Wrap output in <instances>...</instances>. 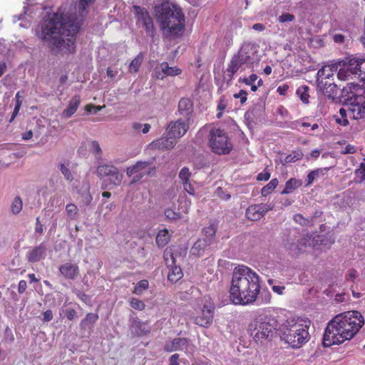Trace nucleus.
Here are the masks:
<instances>
[{
  "label": "nucleus",
  "instance_id": "nucleus-1",
  "mask_svg": "<svg viewBox=\"0 0 365 365\" xmlns=\"http://www.w3.org/2000/svg\"><path fill=\"white\" fill-rule=\"evenodd\" d=\"M79 29L80 25L75 19L55 13L42 25L41 38L49 47L74 53Z\"/></svg>",
  "mask_w": 365,
  "mask_h": 365
},
{
  "label": "nucleus",
  "instance_id": "nucleus-2",
  "mask_svg": "<svg viewBox=\"0 0 365 365\" xmlns=\"http://www.w3.org/2000/svg\"><path fill=\"white\" fill-rule=\"evenodd\" d=\"M364 324V317L358 311L337 314L327 325L323 337L324 346L339 345L351 340Z\"/></svg>",
  "mask_w": 365,
  "mask_h": 365
},
{
  "label": "nucleus",
  "instance_id": "nucleus-3",
  "mask_svg": "<svg viewBox=\"0 0 365 365\" xmlns=\"http://www.w3.org/2000/svg\"><path fill=\"white\" fill-rule=\"evenodd\" d=\"M260 291L259 275L251 268L240 265L232 272L230 288V299L236 305L253 304Z\"/></svg>",
  "mask_w": 365,
  "mask_h": 365
},
{
  "label": "nucleus",
  "instance_id": "nucleus-4",
  "mask_svg": "<svg viewBox=\"0 0 365 365\" xmlns=\"http://www.w3.org/2000/svg\"><path fill=\"white\" fill-rule=\"evenodd\" d=\"M157 16L164 37L174 40L182 36L185 31V16L180 6L165 1L157 9Z\"/></svg>",
  "mask_w": 365,
  "mask_h": 365
},
{
  "label": "nucleus",
  "instance_id": "nucleus-5",
  "mask_svg": "<svg viewBox=\"0 0 365 365\" xmlns=\"http://www.w3.org/2000/svg\"><path fill=\"white\" fill-rule=\"evenodd\" d=\"M309 321L299 320L294 317L287 319L283 324L284 340L292 348H300L310 339Z\"/></svg>",
  "mask_w": 365,
  "mask_h": 365
},
{
  "label": "nucleus",
  "instance_id": "nucleus-6",
  "mask_svg": "<svg viewBox=\"0 0 365 365\" xmlns=\"http://www.w3.org/2000/svg\"><path fill=\"white\" fill-rule=\"evenodd\" d=\"M277 327V320L269 311L259 312L249 324L248 330L256 342H262L272 336Z\"/></svg>",
  "mask_w": 365,
  "mask_h": 365
},
{
  "label": "nucleus",
  "instance_id": "nucleus-7",
  "mask_svg": "<svg viewBox=\"0 0 365 365\" xmlns=\"http://www.w3.org/2000/svg\"><path fill=\"white\" fill-rule=\"evenodd\" d=\"M208 145L215 154L228 155L233 149V145L227 133L220 128H212L207 135Z\"/></svg>",
  "mask_w": 365,
  "mask_h": 365
},
{
  "label": "nucleus",
  "instance_id": "nucleus-8",
  "mask_svg": "<svg viewBox=\"0 0 365 365\" xmlns=\"http://www.w3.org/2000/svg\"><path fill=\"white\" fill-rule=\"evenodd\" d=\"M252 48L249 44L243 45L237 53L231 59L227 68V73L230 79L233 78L234 74L239 69L245 70L253 64Z\"/></svg>",
  "mask_w": 365,
  "mask_h": 365
},
{
  "label": "nucleus",
  "instance_id": "nucleus-9",
  "mask_svg": "<svg viewBox=\"0 0 365 365\" xmlns=\"http://www.w3.org/2000/svg\"><path fill=\"white\" fill-rule=\"evenodd\" d=\"M96 172L100 178L110 177V182L115 185H119L123 180V174L113 165H101L97 168Z\"/></svg>",
  "mask_w": 365,
  "mask_h": 365
},
{
  "label": "nucleus",
  "instance_id": "nucleus-10",
  "mask_svg": "<svg viewBox=\"0 0 365 365\" xmlns=\"http://www.w3.org/2000/svg\"><path fill=\"white\" fill-rule=\"evenodd\" d=\"M134 9L136 11L135 18L137 22H140L144 27L146 34L148 36L153 37L154 35L155 28L153 19L150 16L149 12L146 9L139 6H134Z\"/></svg>",
  "mask_w": 365,
  "mask_h": 365
},
{
  "label": "nucleus",
  "instance_id": "nucleus-11",
  "mask_svg": "<svg viewBox=\"0 0 365 365\" xmlns=\"http://www.w3.org/2000/svg\"><path fill=\"white\" fill-rule=\"evenodd\" d=\"M349 117L354 120L365 117V96H357L348 106Z\"/></svg>",
  "mask_w": 365,
  "mask_h": 365
},
{
  "label": "nucleus",
  "instance_id": "nucleus-12",
  "mask_svg": "<svg viewBox=\"0 0 365 365\" xmlns=\"http://www.w3.org/2000/svg\"><path fill=\"white\" fill-rule=\"evenodd\" d=\"M273 209L271 204L260 203L250 205L245 211L246 217L251 221H258L269 210Z\"/></svg>",
  "mask_w": 365,
  "mask_h": 365
},
{
  "label": "nucleus",
  "instance_id": "nucleus-13",
  "mask_svg": "<svg viewBox=\"0 0 365 365\" xmlns=\"http://www.w3.org/2000/svg\"><path fill=\"white\" fill-rule=\"evenodd\" d=\"M150 163L148 161H138L135 165L128 167L126 173L129 177L133 176V182L140 180L145 175H149L150 170H146Z\"/></svg>",
  "mask_w": 365,
  "mask_h": 365
},
{
  "label": "nucleus",
  "instance_id": "nucleus-14",
  "mask_svg": "<svg viewBox=\"0 0 365 365\" xmlns=\"http://www.w3.org/2000/svg\"><path fill=\"white\" fill-rule=\"evenodd\" d=\"M342 61H337L329 65L324 66L317 73V81L318 85L322 89L323 79H329L336 73L340 66H343Z\"/></svg>",
  "mask_w": 365,
  "mask_h": 365
},
{
  "label": "nucleus",
  "instance_id": "nucleus-15",
  "mask_svg": "<svg viewBox=\"0 0 365 365\" xmlns=\"http://www.w3.org/2000/svg\"><path fill=\"white\" fill-rule=\"evenodd\" d=\"M193 345L187 338H175L173 341L166 344L164 346V350L167 352H173L175 351H185L187 352L190 349L192 348Z\"/></svg>",
  "mask_w": 365,
  "mask_h": 365
},
{
  "label": "nucleus",
  "instance_id": "nucleus-16",
  "mask_svg": "<svg viewBox=\"0 0 365 365\" xmlns=\"http://www.w3.org/2000/svg\"><path fill=\"white\" fill-rule=\"evenodd\" d=\"M215 307L204 304L202 312L195 318V323L200 327H208L212 322Z\"/></svg>",
  "mask_w": 365,
  "mask_h": 365
},
{
  "label": "nucleus",
  "instance_id": "nucleus-17",
  "mask_svg": "<svg viewBox=\"0 0 365 365\" xmlns=\"http://www.w3.org/2000/svg\"><path fill=\"white\" fill-rule=\"evenodd\" d=\"M190 120L185 119L182 120L179 119L175 122H171L168 128L169 129L168 134L174 138H180L183 136L189 128Z\"/></svg>",
  "mask_w": 365,
  "mask_h": 365
},
{
  "label": "nucleus",
  "instance_id": "nucleus-18",
  "mask_svg": "<svg viewBox=\"0 0 365 365\" xmlns=\"http://www.w3.org/2000/svg\"><path fill=\"white\" fill-rule=\"evenodd\" d=\"M161 72L155 70V76L158 79H163L166 76H176L182 73V70L177 66H170L168 62H162L160 64Z\"/></svg>",
  "mask_w": 365,
  "mask_h": 365
},
{
  "label": "nucleus",
  "instance_id": "nucleus-19",
  "mask_svg": "<svg viewBox=\"0 0 365 365\" xmlns=\"http://www.w3.org/2000/svg\"><path fill=\"white\" fill-rule=\"evenodd\" d=\"M176 138L170 135L169 137H161L150 143V147L159 150H166L173 148L176 144Z\"/></svg>",
  "mask_w": 365,
  "mask_h": 365
},
{
  "label": "nucleus",
  "instance_id": "nucleus-20",
  "mask_svg": "<svg viewBox=\"0 0 365 365\" xmlns=\"http://www.w3.org/2000/svg\"><path fill=\"white\" fill-rule=\"evenodd\" d=\"M58 269L63 277L67 279H74L79 274L78 266L71 262L61 264Z\"/></svg>",
  "mask_w": 365,
  "mask_h": 365
},
{
  "label": "nucleus",
  "instance_id": "nucleus-21",
  "mask_svg": "<svg viewBox=\"0 0 365 365\" xmlns=\"http://www.w3.org/2000/svg\"><path fill=\"white\" fill-rule=\"evenodd\" d=\"M193 110V105L191 100L188 98H182L178 103V111L187 120H190L191 114Z\"/></svg>",
  "mask_w": 365,
  "mask_h": 365
},
{
  "label": "nucleus",
  "instance_id": "nucleus-22",
  "mask_svg": "<svg viewBox=\"0 0 365 365\" xmlns=\"http://www.w3.org/2000/svg\"><path fill=\"white\" fill-rule=\"evenodd\" d=\"M45 251L46 246L43 243H41L26 253V259L29 262H37L42 259Z\"/></svg>",
  "mask_w": 365,
  "mask_h": 365
},
{
  "label": "nucleus",
  "instance_id": "nucleus-23",
  "mask_svg": "<svg viewBox=\"0 0 365 365\" xmlns=\"http://www.w3.org/2000/svg\"><path fill=\"white\" fill-rule=\"evenodd\" d=\"M81 101V96L75 95L69 101L67 108L63 110V115L67 118L71 117L78 110Z\"/></svg>",
  "mask_w": 365,
  "mask_h": 365
},
{
  "label": "nucleus",
  "instance_id": "nucleus-24",
  "mask_svg": "<svg viewBox=\"0 0 365 365\" xmlns=\"http://www.w3.org/2000/svg\"><path fill=\"white\" fill-rule=\"evenodd\" d=\"M356 61V59H351L349 61V63L346 62L342 61L343 66H340L338 68L337 72V76L339 79L345 81L346 80L347 77L349 76L351 74H356L353 72L354 70V66H351L350 63L351 61Z\"/></svg>",
  "mask_w": 365,
  "mask_h": 365
},
{
  "label": "nucleus",
  "instance_id": "nucleus-25",
  "mask_svg": "<svg viewBox=\"0 0 365 365\" xmlns=\"http://www.w3.org/2000/svg\"><path fill=\"white\" fill-rule=\"evenodd\" d=\"M167 267L169 269L168 273V281L172 283H175L182 277L183 273L180 266L176 265V264H173Z\"/></svg>",
  "mask_w": 365,
  "mask_h": 365
},
{
  "label": "nucleus",
  "instance_id": "nucleus-26",
  "mask_svg": "<svg viewBox=\"0 0 365 365\" xmlns=\"http://www.w3.org/2000/svg\"><path fill=\"white\" fill-rule=\"evenodd\" d=\"M302 185V181L294 178L288 180L284 185V190L281 192L282 195H287L292 193L295 190Z\"/></svg>",
  "mask_w": 365,
  "mask_h": 365
},
{
  "label": "nucleus",
  "instance_id": "nucleus-27",
  "mask_svg": "<svg viewBox=\"0 0 365 365\" xmlns=\"http://www.w3.org/2000/svg\"><path fill=\"white\" fill-rule=\"evenodd\" d=\"M351 66H354V73L359 75V78L365 83V60H359L351 61Z\"/></svg>",
  "mask_w": 365,
  "mask_h": 365
},
{
  "label": "nucleus",
  "instance_id": "nucleus-28",
  "mask_svg": "<svg viewBox=\"0 0 365 365\" xmlns=\"http://www.w3.org/2000/svg\"><path fill=\"white\" fill-rule=\"evenodd\" d=\"M170 236L167 229L161 230L157 234L155 242L159 247H165L170 241Z\"/></svg>",
  "mask_w": 365,
  "mask_h": 365
},
{
  "label": "nucleus",
  "instance_id": "nucleus-29",
  "mask_svg": "<svg viewBox=\"0 0 365 365\" xmlns=\"http://www.w3.org/2000/svg\"><path fill=\"white\" fill-rule=\"evenodd\" d=\"M304 239H302L300 241L298 240L297 243L291 242L286 245V248L289 250V254L292 255H297L299 254L303 247H306V244L304 242Z\"/></svg>",
  "mask_w": 365,
  "mask_h": 365
},
{
  "label": "nucleus",
  "instance_id": "nucleus-30",
  "mask_svg": "<svg viewBox=\"0 0 365 365\" xmlns=\"http://www.w3.org/2000/svg\"><path fill=\"white\" fill-rule=\"evenodd\" d=\"M98 314L95 313H88L86 317L81 320L80 326L81 328L85 329L87 327H93V324L98 321Z\"/></svg>",
  "mask_w": 365,
  "mask_h": 365
},
{
  "label": "nucleus",
  "instance_id": "nucleus-31",
  "mask_svg": "<svg viewBox=\"0 0 365 365\" xmlns=\"http://www.w3.org/2000/svg\"><path fill=\"white\" fill-rule=\"evenodd\" d=\"M132 327L135 328V332L138 336L148 334L150 331L148 324L140 321L135 320L132 324Z\"/></svg>",
  "mask_w": 365,
  "mask_h": 365
},
{
  "label": "nucleus",
  "instance_id": "nucleus-32",
  "mask_svg": "<svg viewBox=\"0 0 365 365\" xmlns=\"http://www.w3.org/2000/svg\"><path fill=\"white\" fill-rule=\"evenodd\" d=\"M349 116L348 109L341 108L339 109V114L335 115L334 118L336 122L343 126H346L349 124L347 117Z\"/></svg>",
  "mask_w": 365,
  "mask_h": 365
},
{
  "label": "nucleus",
  "instance_id": "nucleus-33",
  "mask_svg": "<svg viewBox=\"0 0 365 365\" xmlns=\"http://www.w3.org/2000/svg\"><path fill=\"white\" fill-rule=\"evenodd\" d=\"M163 258L167 266L176 264L173 247H168L165 248L163 253Z\"/></svg>",
  "mask_w": 365,
  "mask_h": 365
},
{
  "label": "nucleus",
  "instance_id": "nucleus-34",
  "mask_svg": "<svg viewBox=\"0 0 365 365\" xmlns=\"http://www.w3.org/2000/svg\"><path fill=\"white\" fill-rule=\"evenodd\" d=\"M143 60V53H140L133 60L131 61L129 65V72L135 73L138 71L140 66Z\"/></svg>",
  "mask_w": 365,
  "mask_h": 365
},
{
  "label": "nucleus",
  "instance_id": "nucleus-35",
  "mask_svg": "<svg viewBox=\"0 0 365 365\" xmlns=\"http://www.w3.org/2000/svg\"><path fill=\"white\" fill-rule=\"evenodd\" d=\"M309 88L306 85L301 86L297 89L296 93L304 103H309Z\"/></svg>",
  "mask_w": 365,
  "mask_h": 365
},
{
  "label": "nucleus",
  "instance_id": "nucleus-36",
  "mask_svg": "<svg viewBox=\"0 0 365 365\" xmlns=\"http://www.w3.org/2000/svg\"><path fill=\"white\" fill-rule=\"evenodd\" d=\"M68 165H69V163H68L67 164L59 163L58 168H59L60 171L61 172L62 175H63L64 178L69 182H72L74 178H73V175L71 170H70Z\"/></svg>",
  "mask_w": 365,
  "mask_h": 365
},
{
  "label": "nucleus",
  "instance_id": "nucleus-37",
  "mask_svg": "<svg viewBox=\"0 0 365 365\" xmlns=\"http://www.w3.org/2000/svg\"><path fill=\"white\" fill-rule=\"evenodd\" d=\"M278 182L279 181L277 178L271 180L269 183L262 187L261 191L262 195L266 197L272 193L277 187Z\"/></svg>",
  "mask_w": 365,
  "mask_h": 365
},
{
  "label": "nucleus",
  "instance_id": "nucleus-38",
  "mask_svg": "<svg viewBox=\"0 0 365 365\" xmlns=\"http://www.w3.org/2000/svg\"><path fill=\"white\" fill-rule=\"evenodd\" d=\"M66 211L70 220H75L78 218V208L75 204H68L66 207Z\"/></svg>",
  "mask_w": 365,
  "mask_h": 365
},
{
  "label": "nucleus",
  "instance_id": "nucleus-39",
  "mask_svg": "<svg viewBox=\"0 0 365 365\" xmlns=\"http://www.w3.org/2000/svg\"><path fill=\"white\" fill-rule=\"evenodd\" d=\"M148 281L147 279H142L136 284L133 291V293L137 295H140L145 290L148 289Z\"/></svg>",
  "mask_w": 365,
  "mask_h": 365
},
{
  "label": "nucleus",
  "instance_id": "nucleus-40",
  "mask_svg": "<svg viewBox=\"0 0 365 365\" xmlns=\"http://www.w3.org/2000/svg\"><path fill=\"white\" fill-rule=\"evenodd\" d=\"M303 158V153L302 151H293L291 154L286 156L284 162L286 163H295Z\"/></svg>",
  "mask_w": 365,
  "mask_h": 365
},
{
  "label": "nucleus",
  "instance_id": "nucleus-41",
  "mask_svg": "<svg viewBox=\"0 0 365 365\" xmlns=\"http://www.w3.org/2000/svg\"><path fill=\"white\" fill-rule=\"evenodd\" d=\"M23 207V202L21 199L19 197H16L14 199V201L11 206V210L13 214L17 215L19 214Z\"/></svg>",
  "mask_w": 365,
  "mask_h": 365
},
{
  "label": "nucleus",
  "instance_id": "nucleus-42",
  "mask_svg": "<svg viewBox=\"0 0 365 365\" xmlns=\"http://www.w3.org/2000/svg\"><path fill=\"white\" fill-rule=\"evenodd\" d=\"M130 305L132 308L139 311H143L145 308V303L142 300L135 297H132L130 299Z\"/></svg>",
  "mask_w": 365,
  "mask_h": 365
},
{
  "label": "nucleus",
  "instance_id": "nucleus-43",
  "mask_svg": "<svg viewBox=\"0 0 365 365\" xmlns=\"http://www.w3.org/2000/svg\"><path fill=\"white\" fill-rule=\"evenodd\" d=\"M190 176L191 173L189 168L186 167L182 168L179 173V178L182 184L190 182Z\"/></svg>",
  "mask_w": 365,
  "mask_h": 365
},
{
  "label": "nucleus",
  "instance_id": "nucleus-44",
  "mask_svg": "<svg viewBox=\"0 0 365 365\" xmlns=\"http://www.w3.org/2000/svg\"><path fill=\"white\" fill-rule=\"evenodd\" d=\"M294 220L296 223L299 224L302 226H308L312 223V220L305 218L301 214H296L294 215Z\"/></svg>",
  "mask_w": 365,
  "mask_h": 365
},
{
  "label": "nucleus",
  "instance_id": "nucleus-45",
  "mask_svg": "<svg viewBox=\"0 0 365 365\" xmlns=\"http://www.w3.org/2000/svg\"><path fill=\"white\" fill-rule=\"evenodd\" d=\"M165 215L166 218L170 220H178L182 218L180 212H175L172 209H166L165 210Z\"/></svg>",
  "mask_w": 365,
  "mask_h": 365
},
{
  "label": "nucleus",
  "instance_id": "nucleus-46",
  "mask_svg": "<svg viewBox=\"0 0 365 365\" xmlns=\"http://www.w3.org/2000/svg\"><path fill=\"white\" fill-rule=\"evenodd\" d=\"M354 173L359 178V182L361 183L365 180V163H361L359 168L356 169Z\"/></svg>",
  "mask_w": 365,
  "mask_h": 365
},
{
  "label": "nucleus",
  "instance_id": "nucleus-47",
  "mask_svg": "<svg viewBox=\"0 0 365 365\" xmlns=\"http://www.w3.org/2000/svg\"><path fill=\"white\" fill-rule=\"evenodd\" d=\"M322 172L320 169H317L311 171L308 175L307 178V183L306 185L309 186L312 185L314 182V180L319 175V173Z\"/></svg>",
  "mask_w": 365,
  "mask_h": 365
},
{
  "label": "nucleus",
  "instance_id": "nucleus-48",
  "mask_svg": "<svg viewBox=\"0 0 365 365\" xmlns=\"http://www.w3.org/2000/svg\"><path fill=\"white\" fill-rule=\"evenodd\" d=\"M217 227L214 224H211L203 228V232L207 237H213L215 235Z\"/></svg>",
  "mask_w": 365,
  "mask_h": 365
},
{
  "label": "nucleus",
  "instance_id": "nucleus-49",
  "mask_svg": "<svg viewBox=\"0 0 365 365\" xmlns=\"http://www.w3.org/2000/svg\"><path fill=\"white\" fill-rule=\"evenodd\" d=\"M227 107V101L224 97L221 98L218 102L217 104V110H220V112L217 114V118H221L222 115V113L224 110L226 109Z\"/></svg>",
  "mask_w": 365,
  "mask_h": 365
},
{
  "label": "nucleus",
  "instance_id": "nucleus-50",
  "mask_svg": "<svg viewBox=\"0 0 365 365\" xmlns=\"http://www.w3.org/2000/svg\"><path fill=\"white\" fill-rule=\"evenodd\" d=\"M295 17L293 14L289 13H284L279 16L278 21L280 23L292 22L294 20Z\"/></svg>",
  "mask_w": 365,
  "mask_h": 365
},
{
  "label": "nucleus",
  "instance_id": "nucleus-51",
  "mask_svg": "<svg viewBox=\"0 0 365 365\" xmlns=\"http://www.w3.org/2000/svg\"><path fill=\"white\" fill-rule=\"evenodd\" d=\"M258 78V76L257 74L252 73L249 77H245L243 78H240V82H243L245 85H251L253 84V83L257 81Z\"/></svg>",
  "mask_w": 365,
  "mask_h": 365
},
{
  "label": "nucleus",
  "instance_id": "nucleus-52",
  "mask_svg": "<svg viewBox=\"0 0 365 365\" xmlns=\"http://www.w3.org/2000/svg\"><path fill=\"white\" fill-rule=\"evenodd\" d=\"M247 92L245 90H240L239 93H235L233 97L235 98H240V103L242 104L245 103L247 100Z\"/></svg>",
  "mask_w": 365,
  "mask_h": 365
},
{
  "label": "nucleus",
  "instance_id": "nucleus-53",
  "mask_svg": "<svg viewBox=\"0 0 365 365\" xmlns=\"http://www.w3.org/2000/svg\"><path fill=\"white\" fill-rule=\"evenodd\" d=\"M357 277V271L353 268L349 269L346 274L345 279L346 281H351L354 282L356 278Z\"/></svg>",
  "mask_w": 365,
  "mask_h": 365
},
{
  "label": "nucleus",
  "instance_id": "nucleus-54",
  "mask_svg": "<svg viewBox=\"0 0 365 365\" xmlns=\"http://www.w3.org/2000/svg\"><path fill=\"white\" fill-rule=\"evenodd\" d=\"M65 315L70 321H73L77 317V312L73 308H68L65 310Z\"/></svg>",
  "mask_w": 365,
  "mask_h": 365
},
{
  "label": "nucleus",
  "instance_id": "nucleus-55",
  "mask_svg": "<svg viewBox=\"0 0 365 365\" xmlns=\"http://www.w3.org/2000/svg\"><path fill=\"white\" fill-rule=\"evenodd\" d=\"M95 0H80L78 2V9L81 11H84L86 10L87 7L89 4L94 2Z\"/></svg>",
  "mask_w": 365,
  "mask_h": 365
},
{
  "label": "nucleus",
  "instance_id": "nucleus-56",
  "mask_svg": "<svg viewBox=\"0 0 365 365\" xmlns=\"http://www.w3.org/2000/svg\"><path fill=\"white\" fill-rule=\"evenodd\" d=\"M184 190L190 195H195V188L190 182H185L182 184Z\"/></svg>",
  "mask_w": 365,
  "mask_h": 365
},
{
  "label": "nucleus",
  "instance_id": "nucleus-57",
  "mask_svg": "<svg viewBox=\"0 0 365 365\" xmlns=\"http://www.w3.org/2000/svg\"><path fill=\"white\" fill-rule=\"evenodd\" d=\"M356 148L354 145H351V144H348L344 148V150H342L341 151V153L343 154V155H345V154H353L354 153H356Z\"/></svg>",
  "mask_w": 365,
  "mask_h": 365
},
{
  "label": "nucleus",
  "instance_id": "nucleus-58",
  "mask_svg": "<svg viewBox=\"0 0 365 365\" xmlns=\"http://www.w3.org/2000/svg\"><path fill=\"white\" fill-rule=\"evenodd\" d=\"M270 178V173L268 171H264L259 173L257 176V180L258 181H267Z\"/></svg>",
  "mask_w": 365,
  "mask_h": 365
},
{
  "label": "nucleus",
  "instance_id": "nucleus-59",
  "mask_svg": "<svg viewBox=\"0 0 365 365\" xmlns=\"http://www.w3.org/2000/svg\"><path fill=\"white\" fill-rule=\"evenodd\" d=\"M91 148H92V150L94 153L98 154V155L101 154L102 150H101L99 143L97 141L93 140L91 142Z\"/></svg>",
  "mask_w": 365,
  "mask_h": 365
},
{
  "label": "nucleus",
  "instance_id": "nucleus-60",
  "mask_svg": "<svg viewBox=\"0 0 365 365\" xmlns=\"http://www.w3.org/2000/svg\"><path fill=\"white\" fill-rule=\"evenodd\" d=\"M43 321L44 322H48L51 321L53 317V312L50 309L44 312L43 313Z\"/></svg>",
  "mask_w": 365,
  "mask_h": 365
},
{
  "label": "nucleus",
  "instance_id": "nucleus-61",
  "mask_svg": "<svg viewBox=\"0 0 365 365\" xmlns=\"http://www.w3.org/2000/svg\"><path fill=\"white\" fill-rule=\"evenodd\" d=\"M288 89L289 86L287 84H283L282 86H279L277 88V92L281 96H285L287 93Z\"/></svg>",
  "mask_w": 365,
  "mask_h": 365
},
{
  "label": "nucleus",
  "instance_id": "nucleus-62",
  "mask_svg": "<svg viewBox=\"0 0 365 365\" xmlns=\"http://www.w3.org/2000/svg\"><path fill=\"white\" fill-rule=\"evenodd\" d=\"M27 288V283L25 280H20L18 285V292L20 294L24 293Z\"/></svg>",
  "mask_w": 365,
  "mask_h": 365
},
{
  "label": "nucleus",
  "instance_id": "nucleus-63",
  "mask_svg": "<svg viewBox=\"0 0 365 365\" xmlns=\"http://www.w3.org/2000/svg\"><path fill=\"white\" fill-rule=\"evenodd\" d=\"M35 232L36 233H39L40 235L43 232V225L40 222V219L38 217L36 219Z\"/></svg>",
  "mask_w": 365,
  "mask_h": 365
},
{
  "label": "nucleus",
  "instance_id": "nucleus-64",
  "mask_svg": "<svg viewBox=\"0 0 365 365\" xmlns=\"http://www.w3.org/2000/svg\"><path fill=\"white\" fill-rule=\"evenodd\" d=\"M179 356L178 354H173L169 359L170 365H180L178 362Z\"/></svg>",
  "mask_w": 365,
  "mask_h": 365
}]
</instances>
